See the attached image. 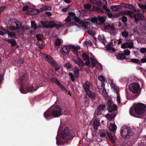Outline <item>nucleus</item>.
Listing matches in <instances>:
<instances>
[{"mask_svg": "<svg viewBox=\"0 0 146 146\" xmlns=\"http://www.w3.org/2000/svg\"><path fill=\"white\" fill-rule=\"evenodd\" d=\"M129 113L132 116L143 118L146 115V106L141 103H139L135 105L133 108H130Z\"/></svg>", "mask_w": 146, "mask_h": 146, "instance_id": "1", "label": "nucleus"}, {"mask_svg": "<svg viewBox=\"0 0 146 146\" xmlns=\"http://www.w3.org/2000/svg\"><path fill=\"white\" fill-rule=\"evenodd\" d=\"M61 136L64 140L66 141L64 142L62 140L61 138L59 137L58 133L56 137V144L58 145H64L65 143L72 139V136L69 129L67 127H65L61 133Z\"/></svg>", "mask_w": 146, "mask_h": 146, "instance_id": "2", "label": "nucleus"}, {"mask_svg": "<svg viewBox=\"0 0 146 146\" xmlns=\"http://www.w3.org/2000/svg\"><path fill=\"white\" fill-rule=\"evenodd\" d=\"M28 79V75L26 73H23L20 74L18 82L21 84V88L20 90L22 94L27 93V91L25 90V88H26L28 92H32L34 90V88L32 86H25V84H28L27 81Z\"/></svg>", "mask_w": 146, "mask_h": 146, "instance_id": "3", "label": "nucleus"}, {"mask_svg": "<svg viewBox=\"0 0 146 146\" xmlns=\"http://www.w3.org/2000/svg\"><path fill=\"white\" fill-rule=\"evenodd\" d=\"M62 109L59 106H55L51 111L48 110L44 113V116L45 118L48 120L50 117L52 116L54 117H58L61 116Z\"/></svg>", "mask_w": 146, "mask_h": 146, "instance_id": "4", "label": "nucleus"}, {"mask_svg": "<svg viewBox=\"0 0 146 146\" xmlns=\"http://www.w3.org/2000/svg\"><path fill=\"white\" fill-rule=\"evenodd\" d=\"M40 22L43 27L46 28H52L54 27H55L57 28L60 27V25L56 24L53 21H41Z\"/></svg>", "mask_w": 146, "mask_h": 146, "instance_id": "5", "label": "nucleus"}, {"mask_svg": "<svg viewBox=\"0 0 146 146\" xmlns=\"http://www.w3.org/2000/svg\"><path fill=\"white\" fill-rule=\"evenodd\" d=\"M11 28L13 30L19 29L21 25L20 22L16 20L15 19H10L8 21Z\"/></svg>", "mask_w": 146, "mask_h": 146, "instance_id": "6", "label": "nucleus"}, {"mask_svg": "<svg viewBox=\"0 0 146 146\" xmlns=\"http://www.w3.org/2000/svg\"><path fill=\"white\" fill-rule=\"evenodd\" d=\"M120 133L121 137L125 139H129L130 136L132 135L133 134L131 130L128 129H127L123 130L121 129Z\"/></svg>", "mask_w": 146, "mask_h": 146, "instance_id": "7", "label": "nucleus"}, {"mask_svg": "<svg viewBox=\"0 0 146 146\" xmlns=\"http://www.w3.org/2000/svg\"><path fill=\"white\" fill-rule=\"evenodd\" d=\"M140 86L137 83H135L130 84L129 86V90L133 93H136L139 90Z\"/></svg>", "mask_w": 146, "mask_h": 146, "instance_id": "8", "label": "nucleus"}, {"mask_svg": "<svg viewBox=\"0 0 146 146\" xmlns=\"http://www.w3.org/2000/svg\"><path fill=\"white\" fill-rule=\"evenodd\" d=\"M43 56L45 60L52 66L54 67L57 66V64L55 62L53 58L50 55L44 54H43Z\"/></svg>", "mask_w": 146, "mask_h": 146, "instance_id": "9", "label": "nucleus"}, {"mask_svg": "<svg viewBox=\"0 0 146 146\" xmlns=\"http://www.w3.org/2000/svg\"><path fill=\"white\" fill-rule=\"evenodd\" d=\"M71 47V46L70 45H66L63 47L62 51L60 50L62 54L64 56L68 55L70 50Z\"/></svg>", "mask_w": 146, "mask_h": 146, "instance_id": "10", "label": "nucleus"}, {"mask_svg": "<svg viewBox=\"0 0 146 146\" xmlns=\"http://www.w3.org/2000/svg\"><path fill=\"white\" fill-rule=\"evenodd\" d=\"M72 60L74 62L79 66L83 67L84 62L82 60L77 56H74L72 58Z\"/></svg>", "mask_w": 146, "mask_h": 146, "instance_id": "11", "label": "nucleus"}, {"mask_svg": "<svg viewBox=\"0 0 146 146\" xmlns=\"http://www.w3.org/2000/svg\"><path fill=\"white\" fill-rule=\"evenodd\" d=\"M91 85L90 82L88 81H86L83 84L82 87L85 92L90 90Z\"/></svg>", "mask_w": 146, "mask_h": 146, "instance_id": "12", "label": "nucleus"}, {"mask_svg": "<svg viewBox=\"0 0 146 146\" xmlns=\"http://www.w3.org/2000/svg\"><path fill=\"white\" fill-rule=\"evenodd\" d=\"M105 105L100 104L98 108L96 111V114L97 115H100L102 114L103 110L105 109Z\"/></svg>", "mask_w": 146, "mask_h": 146, "instance_id": "13", "label": "nucleus"}, {"mask_svg": "<svg viewBox=\"0 0 146 146\" xmlns=\"http://www.w3.org/2000/svg\"><path fill=\"white\" fill-rule=\"evenodd\" d=\"M143 17V16L141 14L137 13L135 15L134 13L132 18L134 19V20L136 23H137L140 20H142V18Z\"/></svg>", "mask_w": 146, "mask_h": 146, "instance_id": "14", "label": "nucleus"}, {"mask_svg": "<svg viewBox=\"0 0 146 146\" xmlns=\"http://www.w3.org/2000/svg\"><path fill=\"white\" fill-rule=\"evenodd\" d=\"M80 26L85 29H87L90 26V23L89 22H84L82 21L80 22Z\"/></svg>", "mask_w": 146, "mask_h": 146, "instance_id": "15", "label": "nucleus"}, {"mask_svg": "<svg viewBox=\"0 0 146 146\" xmlns=\"http://www.w3.org/2000/svg\"><path fill=\"white\" fill-rule=\"evenodd\" d=\"M92 10L98 13H104V12L103 9L101 7L97 6H94L93 7Z\"/></svg>", "mask_w": 146, "mask_h": 146, "instance_id": "16", "label": "nucleus"}, {"mask_svg": "<svg viewBox=\"0 0 146 146\" xmlns=\"http://www.w3.org/2000/svg\"><path fill=\"white\" fill-rule=\"evenodd\" d=\"M100 125V121L98 119H96L93 123V128L95 129H98V127Z\"/></svg>", "mask_w": 146, "mask_h": 146, "instance_id": "17", "label": "nucleus"}, {"mask_svg": "<svg viewBox=\"0 0 146 146\" xmlns=\"http://www.w3.org/2000/svg\"><path fill=\"white\" fill-rule=\"evenodd\" d=\"M6 41L8 43L11 44L12 47L15 46L17 44L16 40L13 39H6Z\"/></svg>", "mask_w": 146, "mask_h": 146, "instance_id": "18", "label": "nucleus"}, {"mask_svg": "<svg viewBox=\"0 0 146 146\" xmlns=\"http://www.w3.org/2000/svg\"><path fill=\"white\" fill-rule=\"evenodd\" d=\"M52 10L51 6L50 5H46L40 8V12H42L44 11Z\"/></svg>", "mask_w": 146, "mask_h": 146, "instance_id": "19", "label": "nucleus"}, {"mask_svg": "<svg viewBox=\"0 0 146 146\" xmlns=\"http://www.w3.org/2000/svg\"><path fill=\"white\" fill-rule=\"evenodd\" d=\"M106 134L111 141L114 143L115 141V140L114 138V137L112 135L111 133L108 131H107Z\"/></svg>", "mask_w": 146, "mask_h": 146, "instance_id": "20", "label": "nucleus"}, {"mask_svg": "<svg viewBox=\"0 0 146 146\" xmlns=\"http://www.w3.org/2000/svg\"><path fill=\"white\" fill-rule=\"evenodd\" d=\"M87 94L88 96V97L90 98H92L94 99H95L96 98V95L95 93L92 92L90 90L89 92H87Z\"/></svg>", "mask_w": 146, "mask_h": 146, "instance_id": "21", "label": "nucleus"}, {"mask_svg": "<svg viewBox=\"0 0 146 146\" xmlns=\"http://www.w3.org/2000/svg\"><path fill=\"white\" fill-rule=\"evenodd\" d=\"M124 7L126 8H128L132 10L136 11L135 8L131 4L125 3L124 5Z\"/></svg>", "mask_w": 146, "mask_h": 146, "instance_id": "22", "label": "nucleus"}, {"mask_svg": "<svg viewBox=\"0 0 146 146\" xmlns=\"http://www.w3.org/2000/svg\"><path fill=\"white\" fill-rule=\"evenodd\" d=\"M5 33H7L9 36L11 38L15 37H16V35L14 33L11 32L9 31L8 30H5Z\"/></svg>", "mask_w": 146, "mask_h": 146, "instance_id": "23", "label": "nucleus"}, {"mask_svg": "<svg viewBox=\"0 0 146 146\" xmlns=\"http://www.w3.org/2000/svg\"><path fill=\"white\" fill-rule=\"evenodd\" d=\"M76 46L74 45H71L70 50L73 52L76 56L78 55V51L77 49H76Z\"/></svg>", "mask_w": 146, "mask_h": 146, "instance_id": "24", "label": "nucleus"}, {"mask_svg": "<svg viewBox=\"0 0 146 146\" xmlns=\"http://www.w3.org/2000/svg\"><path fill=\"white\" fill-rule=\"evenodd\" d=\"M125 56L123 53H118L116 56L118 60H123Z\"/></svg>", "mask_w": 146, "mask_h": 146, "instance_id": "25", "label": "nucleus"}, {"mask_svg": "<svg viewBox=\"0 0 146 146\" xmlns=\"http://www.w3.org/2000/svg\"><path fill=\"white\" fill-rule=\"evenodd\" d=\"M121 6L120 5L112 6L110 7V9L113 11H118L120 9Z\"/></svg>", "mask_w": 146, "mask_h": 146, "instance_id": "26", "label": "nucleus"}, {"mask_svg": "<svg viewBox=\"0 0 146 146\" xmlns=\"http://www.w3.org/2000/svg\"><path fill=\"white\" fill-rule=\"evenodd\" d=\"M98 19L100 21V25H102L105 21V18L103 17L98 16Z\"/></svg>", "mask_w": 146, "mask_h": 146, "instance_id": "27", "label": "nucleus"}, {"mask_svg": "<svg viewBox=\"0 0 146 146\" xmlns=\"http://www.w3.org/2000/svg\"><path fill=\"white\" fill-rule=\"evenodd\" d=\"M116 115H112L110 113H108L106 115V117L108 118L110 121L112 120L115 117Z\"/></svg>", "mask_w": 146, "mask_h": 146, "instance_id": "28", "label": "nucleus"}, {"mask_svg": "<svg viewBox=\"0 0 146 146\" xmlns=\"http://www.w3.org/2000/svg\"><path fill=\"white\" fill-rule=\"evenodd\" d=\"M90 2L93 4L100 5L101 3L100 0H90Z\"/></svg>", "mask_w": 146, "mask_h": 146, "instance_id": "29", "label": "nucleus"}, {"mask_svg": "<svg viewBox=\"0 0 146 146\" xmlns=\"http://www.w3.org/2000/svg\"><path fill=\"white\" fill-rule=\"evenodd\" d=\"M90 58L91 60V67L93 68L96 66V64L98 62L97 60L95 59H93L91 58Z\"/></svg>", "mask_w": 146, "mask_h": 146, "instance_id": "30", "label": "nucleus"}, {"mask_svg": "<svg viewBox=\"0 0 146 146\" xmlns=\"http://www.w3.org/2000/svg\"><path fill=\"white\" fill-rule=\"evenodd\" d=\"M109 128L111 131H114L116 129L117 127L115 125L111 124L110 125Z\"/></svg>", "mask_w": 146, "mask_h": 146, "instance_id": "31", "label": "nucleus"}, {"mask_svg": "<svg viewBox=\"0 0 146 146\" xmlns=\"http://www.w3.org/2000/svg\"><path fill=\"white\" fill-rule=\"evenodd\" d=\"M24 63V60L22 58H20L19 59L17 62V65L19 67L22 66Z\"/></svg>", "mask_w": 146, "mask_h": 146, "instance_id": "32", "label": "nucleus"}, {"mask_svg": "<svg viewBox=\"0 0 146 146\" xmlns=\"http://www.w3.org/2000/svg\"><path fill=\"white\" fill-rule=\"evenodd\" d=\"M40 12V10L39 9H32L31 10V13L30 14L32 15H36L38 14Z\"/></svg>", "mask_w": 146, "mask_h": 146, "instance_id": "33", "label": "nucleus"}, {"mask_svg": "<svg viewBox=\"0 0 146 146\" xmlns=\"http://www.w3.org/2000/svg\"><path fill=\"white\" fill-rule=\"evenodd\" d=\"M36 44L37 46H38L39 48L40 49H43L45 46V44L43 42H41V43L37 42L36 43Z\"/></svg>", "mask_w": 146, "mask_h": 146, "instance_id": "34", "label": "nucleus"}, {"mask_svg": "<svg viewBox=\"0 0 146 146\" xmlns=\"http://www.w3.org/2000/svg\"><path fill=\"white\" fill-rule=\"evenodd\" d=\"M31 27L33 28L34 30H36L37 29V27L35 21H31Z\"/></svg>", "mask_w": 146, "mask_h": 146, "instance_id": "35", "label": "nucleus"}, {"mask_svg": "<svg viewBox=\"0 0 146 146\" xmlns=\"http://www.w3.org/2000/svg\"><path fill=\"white\" fill-rule=\"evenodd\" d=\"M82 57L84 60L89 59V55L86 53L83 54L82 56Z\"/></svg>", "mask_w": 146, "mask_h": 146, "instance_id": "36", "label": "nucleus"}, {"mask_svg": "<svg viewBox=\"0 0 146 146\" xmlns=\"http://www.w3.org/2000/svg\"><path fill=\"white\" fill-rule=\"evenodd\" d=\"M130 62L138 64L141 63V61L137 59L132 58L130 59Z\"/></svg>", "mask_w": 146, "mask_h": 146, "instance_id": "37", "label": "nucleus"}, {"mask_svg": "<svg viewBox=\"0 0 146 146\" xmlns=\"http://www.w3.org/2000/svg\"><path fill=\"white\" fill-rule=\"evenodd\" d=\"M61 44L60 39L58 38L56 39L55 42V44L56 46H59Z\"/></svg>", "mask_w": 146, "mask_h": 146, "instance_id": "38", "label": "nucleus"}, {"mask_svg": "<svg viewBox=\"0 0 146 146\" xmlns=\"http://www.w3.org/2000/svg\"><path fill=\"white\" fill-rule=\"evenodd\" d=\"M111 87L115 90L116 93H119V91L118 90L117 87L113 83L111 84Z\"/></svg>", "mask_w": 146, "mask_h": 146, "instance_id": "39", "label": "nucleus"}, {"mask_svg": "<svg viewBox=\"0 0 146 146\" xmlns=\"http://www.w3.org/2000/svg\"><path fill=\"white\" fill-rule=\"evenodd\" d=\"M111 87L115 90L116 93H119V91L118 90L117 87L113 83L111 84Z\"/></svg>", "mask_w": 146, "mask_h": 146, "instance_id": "40", "label": "nucleus"}, {"mask_svg": "<svg viewBox=\"0 0 146 146\" xmlns=\"http://www.w3.org/2000/svg\"><path fill=\"white\" fill-rule=\"evenodd\" d=\"M111 87L115 90L116 93H119V91L118 90L117 87L113 83L111 84Z\"/></svg>", "mask_w": 146, "mask_h": 146, "instance_id": "41", "label": "nucleus"}, {"mask_svg": "<svg viewBox=\"0 0 146 146\" xmlns=\"http://www.w3.org/2000/svg\"><path fill=\"white\" fill-rule=\"evenodd\" d=\"M111 87L115 90L116 93H119V91L118 90L117 87L113 83L111 84Z\"/></svg>", "mask_w": 146, "mask_h": 146, "instance_id": "42", "label": "nucleus"}, {"mask_svg": "<svg viewBox=\"0 0 146 146\" xmlns=\"http://www.w3.org/2000/svg\"><path fill=\"white\" fill-rule=\"evenodd\" d=\"M105 14H107L109 18H112L114 17L110 10L109 11L105 12Z\"/></svg>", "mask_w": 146, "mask_h": 146, "instance_id": "43", "label": "nucleus"}, {"mask_svg": "<svg viewBox=\"0 0 146 146\" xmlns=\"http://www.w3.org/2000/svg\"><path fill=\"white\" fill-rule=\"evenodd\" d=\"M74 21L77 22L79 25L80 24V22H81L82 21L80 20V19L78 18L76 16H75L74 17Z\"/></svg>", "mask_w": 146, "mask_h": 146, "instance_id": "44", "label": "nucleus"}, {"mask_svg": "<svg viewBox=\"0 0 146 146\" xmlns=\"http://www.w3.org/2000/svg\"><path fill=\"white\" fill-rule=\"evenodd\" d=\"M98 40H100L101 43H102L104 45H105V43L106 42V40L104 38V37H103V38H102L101 37L98 38Z\"/></svg>", "mask_w": 146, "mask_h": 146, "instance_id": "45", "label": "nucleus"}, {"mask_svg": "<svg viewBox=\"0 0 146 146\" xmlns=\"http://www.w3.org/2000/svg\"><path fill=\"white\" fill-rule=\"evenodd\" d=\"M122 35L125 37L126 38L128 36L129 34L128 32L126 31H124L121 33Z\"/></svg>", "mask_w": 146, "mask_h": 146, "instance_id": "46", "label": "nucleus"}, {"mask_svg": "<svg viewBox=\"0 0 146 146\" xmlns=\"http://www.w3.org/2000/svg\"><path fill=\"white\" fill-rule=\"evenodd\" d=\"M134 13V12L133 11L129 10H127V15H129L131 18L133 17V16Z\"/></svg>", "mask_w": 146, "mask_h": 146, "instance_id": "47", "label": "nucleus"}, {"mask_svg": "<svg viewBox=\"0 0 146 146\" xmlns=\"http://www.w3.org/2000/svg\"><path fill=\"white\" fill-rule=\"evenodd\" d=\"M112 42H111V43H110L108 44L106 46V48L108 50H110L111 49V47L113 46V45L112 44Z\"/></svg>", "mask_w": 146, "mask_h": 146, "instance_id": "48", "label": "nucleus"}, {"mask_svg": "<svg viewBox=\"0 0 146 146\" xmlns=\"http://www.w3.org/2000/svg\"><path fill=\"white\" fill-rule=\"evenodd\" d=\"M69 75L70 76L71 80L72 82L75 81V78L74 75L71 72H69Z\"/></svg>", "mask_w": 146, "mask_h": 146, "instance_id": "49", "label": "nucleus"}, {"mask_svg": "<svg viewBox=\"0 0 146 146\" xmlns=\"http://www.w3.org/2000/svg\"><path fill=\"white\" fill-rule=\"evenodd\" d=\"M92 7V5L90 4H87L84 6V7L85 9H89Z\"/></svg>", "mask_w": 146, "mask_h": 146, "instance_id": "50", "label": "nucleus"}, {"mask_svg": "<svg viewBox=\"0 0 146 146\" xmlns=\"http://www.w3.org/2000/svg\"><path fill=\"white\" fill-rule=\"evenodd\" d=\"M98 79L101 82H104L105 81L104 77L102 75H100L99 76Z\"/></svg>", "mask_w": 146, "mask_h": 146, "instance_id": "51", "label": "nucleus"}, {"mask_svg": "<svg viewBox=\"0 0 146 146\" xmlns=\"http://www.w3.org/2000/svg\"><path fill=\"white\" fill-rule=\"evenodd\" d=\"M84 44L85 45H90L91 46H92V43L90 41H85L84 42Z\"/></svg>", "mask_w": 146, "mask_h": 146, "instance_id": "52", "label": "nucleus"}, {"mask_svg": "<svg viewBox=\"0 0 146 146\" xmlns=\"http://www.w3.org/2000/svg\"><path fill=\"white\" fill-rule=\"evenodd\" d=\"M127 21V18L125 16H123L121 18V21H122L124 23V25H126V24L125 23Z\"/></svg>", "mask_w": 146, "mask_h": 146, "instance_id": "53", "label": "nucleus"}, {"mask_svg": "<svg viewBox=\"0 0 146 146\" xmlns=\"http://www.w3.org/2000/svg\"><path fill=\"white\" fill-rule=\"evenodd\" d=\"M139 7L141 9H145L146 11V8L145 5H141V4H138Z\"/></svg>", "mask_w": 146, "mask_h": 146, "instance_id": "54", "label": "nucleus"}, {"mask_svg": "<svg viewBox=\"0 0 146 146\" xmlns=\"http://www.w3.org/2000/svg\"><path fill=\"white\" fill-rule=\"evenodd\" d=\"M124 55H125L126 56H128L129 55L130 51L128 49H126L124 50Z\"/></svg>", "mask_w": 146, "mask_h": 146, "instance_id": "55", "label": "nucleus"}, {"mask_svg": "<svg viewBox=\"0 0 146 146\" xmlns=\"http://www.w3.org/2000/svg\"><path fill=\"white\" fill-rule=\"evenodd\" d=\"M134 45V43L133 42L129 43L127 48H133Z\"/></svg>", "mask_w": 146, "mask_h": 146, "instance_id": "56", "label": "nucleus"}, {"mask_svg": "<svg viewBox=\"0 0 146 146\" xmlns=\"http://www.w3.org/2000/svg\"><path fill=\"white\" fill-rule=\"evenodd\" d=\"M71 17L70 16H68L65 21L66 23H68L71 21Z\"/></svg>", "mask_w": 146, "mask_h": 146, "instance_id": "57", "label": "nucleus"}, {"mask_svg": "<svg viewBox=\"0 0 146 146\" xmlns=\"http://www.w3.org/2000/svg\"><path fill=\"white\" fill-rule=\"evenodd\" d=\"M71 65L69 62H67L65 65V66L68 69L70 68L71 67Z\"/></svg>", "mask_w": 146, "mask_h": 146, "instance_id": "58", "label": "nucleus"}, {"mask_svg": "<svg viewBox=\"0 0 146 146\" xmlns=\"http://www.w3.org/2000/svg\"><path fill=\"white\" fill-rule=\"evenodd\" d=\"M98 18L96 17H94L91 19V21L93 23H95L97 22L98 21Z\"/></svg>", "mask_w": 146, "mask_h": 146, "instance_id": "59", "label": "nucleus"}, {"mask_svg": "<svg viewBox=\"0 0 146 146\" xmlns=\"http://www.w3.org/2000/svg\"><path fill=\"white\" fill-rule=\"evenodd\" d=\"M86 60L87 61L85 62V63H84V65H85L88 66H90V60Z\"/></svg>", "mask_w": 146, "mask_h": 146, "instance_id": "60", "label": "nucleus"}, {"mask_svg": "<svg viewBox=\"0 0 146 146\" xmlns=\"http://www.w3.org/2000/svg\"><path fill=\"white\" fill-rule=\"evenodd\" d=\"M39 36L40 35L39 34H37L35 36L37 38V40L38 41H40L42 40L41 38Z\"/></svg>", "mask_w": 146, "mask_h": 146, "instance_id": "61", "label": "nucleus"}, {"mask_svg": "<svg viewBox=\"0 0 146 146\" xmlns=\"http://www.w3.org/2000/svg\"><path fill=\"white\" fill-rule=\"evenodd\" d=\"M117 95V100L118 103H120V97L119 94V93H116Z\"/></svg>", "mask_w": 146, "mask_h": 146, "instance_id": "62", "label": "nucleus"}, {"mask_svg": "<svg viewBox=\"0 0 146 146\" xmlns=\"http://www.w3.org/2000/svg\"><path fill=\"white\" fill-rule=\"evenodd\" d=\"M112 102L110 100H109L107 102V105H108V107H111L112 106Z\"/></svg>", "mask_w": 146, "mask_h": 146, "instance_id": "63", "label": "nucleus"}, {"mask_svg": "<svg viewBox=\"0 0 146 146\" xmlns=\"http://www.w3.org/2000/svg\"><path fill=\"white\" fill-rule=\"evenodd\" d=\"M103 10L106 11V12L110 11V10L108 9L107 7L105 5H104L103 6Z\"/></svg>", "mask_w": 146, "mask_h": 146, "instance_id": "64", "label": "nucleus"}]
</instances>
